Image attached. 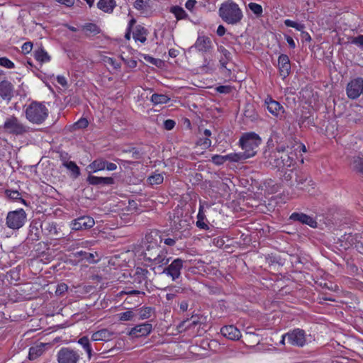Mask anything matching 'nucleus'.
Returning <instances> with one entry per match:
<instances>
[{"instance_id": "nucleus-1", "label": "nucleus", "mask_w": 363, "mask_h": 363, "mask_svg": "<svg viewBox=\"0 0 363 363\" xmlns=\"http://www.w3.org/2000/svg\"><path fill=\"white\" fill-rule=\"evenodd\" d=\"M153 233L146 234L145 242L149 243L143 250L139 256H143L146 265L151 267L153 270L156 268H161L167 265L169 262V258L167 256V252L161 249L156 242H152Z\"/></svg>"}, {"instance_id": "nucleus-2", "label": "nucleus", "mask_w": 363, "mask_h": 363, "mask_svg": "<svg viewBox=\"0 0 363 363\" xmlns=\"http://www.w3.org/2000/svg\"><path fill=\"white\" fill-rule=\"evenodd\" d=\"M296 158V154L293 147L280 146L269 155L266 163L272 168L283 172L284 169L295 168Z\"/></svg>"}, {"instance_id": "nucleus-3", "label": "nucleus", "mask_w": 363, "mask_h": 363, "mask_svg": "<svg viewBox=\"0 0 363 363\" xmlns=\"http://www.w3.org/2000/svg\"><path fill=\"white\" fill-rule=\"evenodd\" d=\"M240 146L243 152L237 153L240 157V162L255 156L261 144V138L255 133H249L243 135L240 139Z\"/></svg>"}, {"instance_id": "nucleus-4", "label": "nucleus", "mask_w": 363, "mask_h": 363, "mask_svg": "<svg viewBox=\"0 0 363 363\" xmlns=\"http://www.w3.org/2000/svg\"><path fill=\"white\" fill-rule=\"evenodd\" d=\"M219 16L225 23L232 25L239 23L243 17L238 5L231 0L221 4L219 9Z\"/></svg>"}, {"instance_id": "nucleus-5", "label": "nucleus", "mask_w": 363, "mask_h": 363, "mask_svg": "<svg viewBox=\"0 0 363 363\" xmlns=\"http://www.w3.org/2000/svg\"><path fill=\"white\" fill-rule=\"evenodd\" d=\"M25 114L29 122L41 124L48 116V109L43 102L33 101L25 109Z\"/></svg>"}, {"instance_id": "nucleus-6", "label": "nucleus", "mask_w": 363, "mask_h": 363, "mask_svg": "<svg viewBox=\"0 0 363 363\" xmlns=\"http://www.w3.org/2000/svg\"><path fill=\"white\" fill-rule=\"evenodd\" d=\"M121 276L118 277L120 283H131L135 285L136 288H141L142 286L147 287V274L149 272L146 269L137 267L134 274L132 275L129 269H123Z\"/></svg>"}, {"instance_id": "nucleus-7", "label": "nucleus", "mask_w": 363, "mask_h": 363, "mask_svg": "<svg viewBox=\"0 0 363 363\" xmlns=\"http://www.w3.org/2000/svg\"><path fill=\"white\" fill-rule=\"evenodd\" d=\"M136 253L133 250H126L120 254L115 255V279L117 281L120 282L118 277L124 272L123 269H129L128 263L133 259Z\"/></svg>"}, {"instance_id": "nucleus-8", "label": "nucleus", "mask_w": 363, "mask_h": 363, "mask_svg": "<svg viewBox=\"0 0 363 363\" xmlns=\"http://www.w3.org/2000/svg\"><path fill=\"white\" fill-rule=\"evenodd\" d=\"M2 128L5 133L15 135H23L28 130V128L23 124L15 116H11L7 118Z\"/></svg>"}, {"instance_id": "nucleus-9", "label": "nucleus", "mask_w": 363, "mask_h": 363, "mask_svg": "<svg viewBox=\"0 0 363 363\" xmlns=\"http://www.w3.org/2000/svg\"><path fill=\"white\" fill-rule=\"evenodd\" d=\"M26 220V213L22 208L10 211L6 216V225L13 230L21 228Z\"/></svg>"}, {"instance_id": "nucleus-10", "label": "nucleus", "mask_w": 363, "mask_h": 363, "mask_svg": "<svg viewBox=\"0 0 363 363\" xmlns=\"http://www.w3.org/2000/svg\"><path fill=\"white\" fill-rule=\"evenodd\" d=\"M184 262L185 261L181 258H177L170 264L163 268L162 273L169 277L172 281H177L181 277Z\"/></svg>"}, {"instance_id": "nucleus-11", "label": "nucleus", "mask_w": 363, "mask_h": 363, "mask_svg": "<svg viewBox=\"0 0 363 363\" xmlns=\"http://www.w3.org/2000/svg\"><path fill=\"white\" fill-rule=\"evenodd\" d=\"M363 78L357 77L351 80L347 85L346 93L349 99L354 100L362 96Z\"/></svg>"}, {"instance_id": "nucleus-12", "label": "nucleus", "mask_w": 363, "mask_h": 363, "mask_svg": "<svg viewBox=\"0 0 363 363\" xmlns=\"http://www.w3.org/2000/svg\"><path fill=\"white\" fill-rule=\"evenodd\" d=\"M287 342L293 346L303 347L306 343V335L303 330L296 328L286 333Z\"/></svg>"}, {"instance_id": "nucleus-13", "label": "nucleus", "mask_w": 363, "mask_h": 363, "mask_svg": "<svg viewBox=\"0 0 363 363\" xmlns=\"http://www.w3.org/2000/svg\"><path fill=\"white\" fill-rule=\"evenodd\" d=\"M79 359V354L69 347H62L57 352L58 363H77Z\"/></svg>"}, {"instance_id": "nucleus-14", "label": "nucleus", "mask_w": 363, "mask_h": 363, "mask_svg": "<svg viewBox=\"0 0 363 363\" xmlns=\"http://www.w3.org/2000/svg\"><path fill=\"white\" fill-rule=\"evenodd\" d=\"M41 232L47 237L52 240H58L61 238L62 234L60 229L54 222H44L40 225Z\"/></svg>"}, {"instance_id": "nucleus-15", "label": "nucleus", "mask_w": 363, "mask_h": 363, "mask_svg": "<svg viewBox=\"0 0 363 363\" xmlns=\"http://www.w3.org/2000/svg\"><path fill=\"white\" fill-rule=\"evenodd\" d=\"M94 220L89 216H81L72 222V229L74 230H82L91 228L94 225Z\"/></svg>"}, {"instance_id": "nucleus-16", "label": "nucleus", "mask_w": 363, "mask_h": 363, "mask_svg": "<svg viewBox=\"0 0 363 363\" xmlns=\"http://www.w3.org/2000/svg\"><path fill=\"white\" fill-rule=\"evenodd\" d=\"M78 343L82 345L83 349L87 353L89 359L91 358L93 355L96 354V352L99 350L96 347V343L91 340V337L89 338L87 336H83L79 339Z\"/></svg>"}, {"instance_id": "nucleus-17", "label": "nucleus", "mask_w": 363, "mask_h": 363, "mask_svg": "<svg viewBox=\"0 0 363 363\" xmlns=\"http://www.w3.org/2000/svg\"><path fill=\"white\" fill-rule=\"evenodd\" d=\"M289 218L301 224L308 225L313 228H317L318 225L317 221L313 217L303 213L294 212L290 216Z\"/></svg>"}, {"instance_id": "nucleus-18", "label": "nucleus", "mask_w": 363, "mask_h": 363, "mask_svg": "<svg viewBox=\"0 0 363 363\" xmlns=\"http://www.w3.org/2000/svg\"><path fill=\"white\" fill-rule=\"evenodd\" d=\"M113 338V331L111 329L103 328L91 335V340L94 342L98 341L108 342L112 340Z\"/></svg>"}, {"instance_id": "nucleus-19", "label": "nucleus", "mask_w": 363, "mask_h": 363, "mask_svg": "<svg viewBox=\"0 0 363 363\" xmlns=\"http://www.w3.org/2000/svg\"><path fill=\"white\" fill-rule=\"evenodd\" d=\"M267 110L276 117H281L284 113V107L277 101L273 100L271 97L265 100Z\"/></svg>"}, {"instance_id": "nucleus-20", "label": "nucleus", "mask_w": 363, "mask_h": 363, "mask_svg": "<svg viewBox=\"0 0 363 363\" xmlns=\"http://www.w3.org/2000/svg\"><path fill=\"white\" fill-rule=\"evenodd\" d=\"M0 96L8 102L13 96V85L7 80L0 82Z\"/></svg>"}, {"instance_id": "nucleus-21", "label": "nucleus", "mask_w": 363, "mask_h": 363, "mask_svg": "<svg viewBox=\"0 0 363 363\" xmlns=\"http://www.w3.org/2000/svg\"><path fill=\"white\" fill-rule=\"evenodd\" d=\"M194 47L199 52H207L213 48L212 41L207 36H199L194 44Z\"/></svg>"}, {"instance_id": "nucleus-22", "label": "nucleus", "mask_w": 363, "mask_h": 363, "mask_svg": "<svg viewBox=\"0 0 363 363\" xmlns=\"http://www.w3.org/2000/svg\"><path fill=\"white\" fill-rule=\"evenodd\" d=\"M278 67L280 75L284 79L289 74L291 69L289 58L286 55H281L278 59Z\"/></svg>"}, {"instance_id": "nucleus-23", "label": "nucleus", "mask_w": 363, "mask_h": 363, "mask_svg": "<svg viewBox=\"0 0 363 363\" xmlns=\"http://www.w3.org/2000/svg\"><path fill=\"white\" fill-rule=\"evenodd\" d=\"M220 333L231 340H238L241 337L240 331L234 325H225L220 329Z\"/></svg>"}, {"instance_id": "nucleus-24", "label": "nucleus", "mask_w": 363, "mask_h": 363, "mask_svg": "<svg viewBox=\"0 0 363 363\" xmlns=\"http://www.w3.org/2000/svg\"><path fill=\"white\" fill-rule=\"evenodd\" d=\"M152 329V324L145 323L133 328L129 334L135 337L146 336L150 333Z\"/></svg>"}, {"instance_id": "nucleus-25", "label": "nucleus", "mask_w": 363, "mask_h": 363, "mask_svg": "<svg viewBox=\"0 0 363 363\" xmlns=\"http://www.w3.org/2000/svg\"><path fill=\"white\" fill-rule=\"evenodd\" d=\"M212 162L216 165L223 164L225 161L238 162H240V157L237 153H230L226 155H215L212 157Z\"/></svg>"}, {"instance_id": "nucleus-26", "label": "nucleus", "mask_w": 363, "mask_h": 363, "mask_svg": "<svg viewBox=\"0 0 363 363\" xmlns=\"http://www.w3.org/2000/svg\"><path fill=\"white\" fill-rule=\"evenodd\" d=\"M86 180L89 184L99 185L102 186L112 184L113 183V179L111 177H96L89 175Z\"/></svg>"}, {"instance_id": "nucleus-27", "label": "nucleus", "mask_w": 363, "mask_h": 363, "mask_svg": "<svg viewBox=\"0 0 363 363\" xmlns=\"http://www.w3.org/2000/svg\"><path fill=\"white\" fill-rule=\"evenodd\" d=\"M296 188L306 191L308 193L311 191L310 186L313 184L312 180L308 179V177L305 174L298 175L296 179Z\"/></svg>"}, {"instance_id": "nucleus-28", "label": "nucleus", "mask_w": 363, "mask_h": 363, "mask_svg": "<svg viewBox=\"0 0 363 363\" xmlns=\"http://www.w3.org/2000/svg\"><path fill=\"white\" fill-rule=\"evenodd\" d=\"M76 257H81L82 260H86L89 263H96L99 260V254L96 252H89L86 251H79L74 254Z\"/></svg>"}, {"instance_id": "nucleus-29", "label": "nucleus", "mask_w": 363, "mask_h": 363, "mask_svg": "<svg viewBox=\"0 0 363 363\" xmlns=\"http://www.w3.org/2000/svg\"><path fill=\"white\" fill-rule=\"evenodd\" d=\"M148 34V31L146 28L140 25H138L135 26L133 33V37L135 41H139L141 43H145L147 40V35Z\"/></svg>"}, {"instance_id": "nucleus-30", "label": "nucleus", "mask_w": 363, "mask_h": 363, "mask_svg": "<svg viewBox=\"0 0 363 363\" xmlns=\"http://www.w3.org/2000/svg\"><path fill=\"white\" fill-rule=\"evenodd\" d=\"M86 36H94L101 32L100 28L95 23H87L82 26Z\"/></svg>"}, {"instance_id": "nucleus-31", "label": "nucleus", "mask_w": 363, "mask_h": 363, "mask_svg": "<svg viewBox=\"0 0 363 363\" xmlns=\"http://www.w3.org/2000/svg\"><path fill=\"white\" fill-rule=\"evenodd\" d=\"M38 223L35 220H33L29 226L28 238L33 241H37L40 240V231L38 228Z\"/></svg>"}, {"instance_id": "nucleus-32", "label": "nucleus", "mask_w": 363, "mask_h": 363, "mask_svg": "<svg viewBox=\"0 0 363 363\" xmlns=\"http://www.w3.org/2000/svg\"><path fill=\"white\" fill-rule=\"evenodd\" d=\"M34 57L36 60L40 62H48L50 60V57L43 47H39L34 51Z\"/></svg>"}, {"instance_id": "nucleus-33", "label": "nucleus", "mask_w": 363, "mask_h": 363, "mask_svg": "<svg viewBox=\"0 0 363 363\" xmlns=\"http://www.w3.org/2000/svg\"><path fill=\"white\" fill-rule=\"evenodd\" d=\"M201 317H199L198 315H193L190 319H186L183 320L180 325L179 328L184 327L185 328H191V326L196 325L201 323Z\"/></svg>"}, {"instance_id": "nucleus-34", "label": "nucleus", "mask_w": 363, "mask_h": 363, "mask_svg": "<svg viewBox=\"0 0 363 363\" xmlns=\"http://www.w3.org/2000/svg\"><path fill=\"white\" fill-rule=\"evenodd\" d=\"M97 6L99 9L104 12L111 13L113 9V0H99L97 4Z\"/></svg>"}, {"instance_id": "nucleus-35", "label": "nucleus", "mask_w": 363, "mask_h": 363, "mask_svg": "<svg viewBox=\"0 0 363 363\" xmlns=\"http://www.w3.org/2000/svg\"><path fill=\"white\" fill-rule=\"evenodd\" d=\"M62 164L72 172L74 178H77L80 174V169L74 162L64 161Z\"/></svg>"}, {"instance_id": "nucleus-36", "label": "nucleus", "mask_w": 363, "mask_h": 363, "mask_svg": "<svg viewBox=\"0 0 363 363\" xmlns=\"http://www.w3.org/2000/svg\"><path fill=\"white\" fill-rule=\"evenodd\" d=\"M117 152H121L122 153L130 154L131 157L133 159H138L139 157V152L137 150L131 145H125L117 148Z\"/></svg>"}, {"instance_id": "nucleus-37", "label": "nucleus", "mask_w": 363, "mask_h": 363, "mask_svg": "<svg viewBox=\"0 0 363 363\" xmlns=\"http://www.w3.org/2000/svg\"><path fill=\"white\" fill-rule=\"evenodd\" d=\"M170 99L164 94H153L150 101L155 105L167 104Z\"/></svg>"}, {"instance_id": "nucleus-38", "label": "nucleus", "mask_w": 363, "mask_h": 363, "mask_svg": "<svg viewBox=\"0 0 363 363\" xmlns=\"http://www.w3.org/2000/svg\"><path fill=\"white\" fill-rule=\"evenodd\" d=\"M115 220L116 221L117 225L121 227L131 221L130 216L128 213H118L117 215H115Z\"/></svg>"}, {"instance_id": "nucleus-39", "label": "nucleus", "mask_w": 363, "mask_h": 363, "mask_svg": "<svg viewBox=\"0 0 363 363\" xmlns=\"http://www.w3.org/2000/svg\"><path fill=\"white\" fill-rule=\"evenodd\" d=\"M147 181L152 186L158 185L163 182L164 176L161 173H154L153 174L148 177Z\"/></svg>"}, {"instance_id": "nucleus-40", "label": "nucleus", "mask_w": 363, "mask_h": 363, "mask_svg": "<svg viewBox=\"0 0 363 363\" xmlns=\"http://www.w3.org/2000/svg\"><path fill=\"white\" fill-rule=\"evenodd\" d=\"M351 165L354 169L363 174V158L359 156L353 157Z\"/></svg>"}, {"instance_id": "nucleus-41", "label": "nucleus", "mask_w": 363, "mask_h": 363, "mask_svg": "<svg viewBox=\"0 0 363 363\" xmlns=\"http://www.w3.org/2000/svg\"><path fill=\"white\" fill-rule=\"evenodd\" d=\"M5 194L12 200H20L21 203L26 205V201L21 197V194L16 190H6Z\"/></svg>"}, {"instance_id": "nucleus-42", "label": "nucleus", "mask_w": 363, "mask_h": 363, "mask_svg": "<svg viewBox=\"0 0 363 363\" xmlns=\"http://www.w3.org/2000/svg\"><path fill=\"white\" fill-rule=\"evenodd\" d=\"M106 162L103 160H96L89 166L94 172L100 171L106 168Z\"/></svg>"}, {"instance_id": "nucleus-43", "label": "nucleus", "mask_w": 363, "mask_h": 363, "mask_svg": "<svg viewBox=\"0 0 363 363\" xmlns=\"http://www.w3.org/2000/svg\"><path fill=\"white\" fill-rule=\"evenodd\" d=\"M154 308L152 307H143L140 308V318L142 320H145L150 318L152 314L154 313Z\"/></svg>"}, {"instance_id": "nucleus-44", "label": "nucleus", "mask_w": 363, "mask_h": 363, "mask_svg": "<svg viewBox=\"0 0 363 363\" xmlns=\"http://www.w3.org/2000/svg\"><path fill=\"white\" fill-rule=\"evenodd\" d=\"M170 11L177 19H184L187 16L186 11L178 6L172 7Z\"/></svg>"}, {"instance_id": "nucleus-45", "label": "nucleus", "mask_w": 363, "mask_h": 363, "mask_svg": "<svg viewBox=\"0 0 363 363\" xmlns=\"http://www.w3.org/2000/svg\"><path fill=\"white\" fill-rule=\"evenodd\" d=\"M43 353V348L41 347H31L29 350V359H35L40 356Z\"/></svg>"}, {"instance_id": "nucleus-46", "label": "nucleus", "mask_w": 363, "mask_h": 363, "mask_svg": "<svg viewBox=\"0 0 363 363\" xmlns=\"http://www.w3.org/2000/svg\"><path fill=\"white\" fill-rule=\"evenodd\" d=\"M248 8L257 16H262L263 10H262V7L261 5H259L257 3L251 2L248 4Z\"/></svg>"}, {"instance_id": "nucleus-47", "label": "nucleus", "mask_w": 363, "mask_h": 363, "mask_svg": "<svg viewBox=\"0 0 363 363\" xmlns=\"http://www.w3.org/2000/svg\"><path fill=\"white\" fill-rule=\"evenodd\" d=\"M139 295V294H143L145 295V292L139 291V290H121L119 291L117 294L116 297H121L123 295Z\"/></svg>"}, {"instance_id": "nucleus-48", "label": "nucleus", "mask_w": 363, "mask_h": 363, "mask_svg": "<svg viewBox=\"0 0 363 363\" xmlns=\"http://www.w3.org/2000/svg\"><path fill=\"white\" fill-rule=\"evenodd\" d=\"M117 315L118 316L119 320L128 321V320H130L133 318L134 314H133V311H125L123 313H121L118 314Z\"/></svg>"}, {"instance_id": "nucleus-49", "label": "nucleus", "mask_w": 363, "mask_h": 363, "mask_svg": "<svg viewBox=\"0 0 363 363\" xmlns=\"http://www.w3.org/2000/svg\"><path fill=\"white\" fill-rule=\"evenodd\" d=\"M149 0H135L134 7L138 10H145L147 7Z\"/></svg>"}, {"instance_id": "nucleus-50", "label": "nucleus", "mask_w": 363, "mask_h": 363, "mask_svg": "<svg viewBox=\"0 0 363 363\" xmlns=\"http://www.w3.org/2000/svg\"><path fill=\"white\" fill-rule=\"evenodd\" d=\"M0 65L8 69H13L15 67L14 63L6 57H0Z\"/></svg>"}, {"instance_id": "nucleus-51", "label": "nucleus", "mask_w": 363, "mask_h": 363, "mask_svg": "<svg viewBox=\"0 0 363 363\" xmlns=\"http://www.w3.org/2000/svg\"><path fill=\"white\" fill-rule=\"evenodd\" d=\"M294 168H290L288 169H284L283 172H279L281 174V176L284 178L286 181H290L292 179V174L293 170Z\"/></svg>"}, {"instance_id": "nucleus-52", "label": "nucleus", "mask_w": 363, "mask_h": 363, "mask_svg": "<svg viewBox=\"0 0 363 363\" xmlns=\"http://www.w3.org/2000/svg\"><path fill=\"white\" fill-rule=\"evenodd\" d=\"M89 122L88 121L84 118H80L77 122H76L74 124V128L80 129V128H85L88 126Z\"/></svg>"}, {"instance_id": "nucleus-53", "label": "nucleus", "mask_w": 363, "mask_h": 363, "mask_svg": "<svg viewBox=\"0 0 363 363\" xmlns=\"http://www.w3.org/2000/svg\"><path fill=\"white\" fill-rule=\"evenodd\" d=\"M232 90L233 87L228 85H221L216 87V91L220 94H229Z\"/></svg>"}, {"instance_id": "nucleus-54", "label": "nucleus", "mask_w": 363, "mask_h": 363, "mask_svg": "<svg viewBox=\"0 0 363 363\" xmlns=\"http://www.w3.org/2000/svg\"><path fill=\"white\" fill-rule=\"evenodd\" d=\"M67 289H68L67 285L65 283H61L57 285L56 291H55V294L57 295H62L65 292H66L67 291Z\"/></svg>"}, {"instance_id": "nucleus-55", "label": "nucleus", "mask_w": 363, "mask_h": 363, "mask_svg": "<svg viewBox=\"0 0 363 363\" xmlns=\"http://www.w3.org/2000/svg\"><path fill=\"white\" fill-rule=\"evenodd\" d=\"M197 145L203 146L204 148H208L211 145V140L208 138H201L197 142Z\"/></svg>"}, {"instance_id": "nucleus-56", "label": "nucleus", "mask_w": 363, "mask_h": 363, "mask_svg": "<svg viewBox=\"0 0 363 363\" xmlns=\"http://www.w3.org/2000/svg\"><path fill=\"white\" fill-rule=\"evenodd\" d=\"M218 50L222 54L223 58H226L227 60L231 59L230 52L223 46H220L218 48Z\"/></svg>"}, {"instance_id": "nucleus-57", "label": "nucleus", "mask_w": 363, "mask_h": 363, "mask_svg": "<svg viewBox=\"0 0 363 363\" xmlns=\"http://www.w3.org/2000/svg\"><path fill=\"white\" fill-rule=\"evenodd\" d=\"M21 49L23 53H29L33 49V43L31 42H26L23 44Z\"/></svg>"}, {"instance_id": "nucleus-58", "label": "nucleus", "mask_w": 363, "mask_h": 363, "mask_svg": "<svg viewBox=\"0 0 363 363\" xmlns=\"http://www.w3.org/2000/svg\"><path fill=\"white\" fill-rule=\"evenodd\" d=\"M175 121L172 119H167L164 121V128L167 130H172L175 126Z\"/></svg>"}, {"instance_id": "nucleus-59", "label": "nucleus", "mask_w": 363, "mask_h": 363, "mask_svg": "<svg viewBox=\"0 0 363 363\" xmlns=\"http://www.w3.org/2000/svg\"><path fill=\"white\" fill-rule=\"evenodd\" d=\"M56 79H57V82L60 85H62L63 87L67 86V82L66 78H65L64 76L58 75V76L56 77Z\"/></svg>"}, {"instance_id": "nucleus-60", "label": "nucleus", "mask_w": 363, "mask_h": 363, "mask_svg": "<svg viewBox=\"0 0 363 363\" xmlns=\"http://www.w3.org/2000/svg\"><path fill=\"white\" fill-rule=\"evenodd\" d=\"M352 42L355 45L363 46V35H358L357 37L354 38Z\"/></svg>"}, {"instance_id": "nucleus-61", "label": "nucleus", "mask_w": 363, "mask_h": 363, "mask_svg": "<svg viewBox=\"0 0 363 363\" xmlns=\"http://www.w3.org/2000/svg\"><path fill=\"white\" fill-rule=\"evenodd\" d=\"M206 215L203 211V206H200L199 211L197 215V220H205Z\"/></svg>"}, {"instance_id": "nucleus-62", "label": "nucleus", "mask_w": 363, "mask_h": 363, "mask_svg": "<svg viewBox=\"0 0 363 363\" xmlns=\"http://www.w3.org/2000/svg\"><path fill=\"white\" fill-rule=\"evenodd\" d=\"M196 224V226L200 229H203V230L208 229V225L207 223H205L204 220H197Z\"/></svg>"}, {"instance_id": "nucleus-63", "label": "nucleus", "mask_w": 363, "mask_h": 363, "mask_svg": "<svg viewBox=\"0 0 363 363\" xmlns=\"http://www.w3.org/2000/svg\"><path fill=\"white\" fill-rule=\"evenodd\" d=\"M196 4V0H187V1L185 4V6L188 10L191 11L195 6Z\"/></svg>"}, {"instance_id": "nucleus-64", "label": "nucleus", "mask_w": 363, "mask_h": 363, "mask_svg": "<svg viewBox=\"0 0 363 363\" xmlns=\"http://www.w3.org/2000/svg\"><path fill=\"white\" fill-rule=\"evenodd\" d=\"M57 2L64 4L67 6H72L74 5L75 0H56Z\"/></svg>"}]
</instances>
